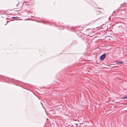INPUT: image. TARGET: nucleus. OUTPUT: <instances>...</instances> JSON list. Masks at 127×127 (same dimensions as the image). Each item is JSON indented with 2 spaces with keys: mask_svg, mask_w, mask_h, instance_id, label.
Wrapping results in <instances>:
<instances>
[{
  "mask_svg": "<svg viewBox=\"0 0 127 127\" xmlns=\"http://www.w3.org/2000/svg\"><path fill=\"white\" fill-rule=\"evenodd\" d=\"M123 63V62H118L116 63L117 64H122Z\"/></svg>",
  "mask_w": 127,
  "mask_h": 127,
  "instance_id": "f03ea898",
  "label": "nucleus"
},
{
  "mask_svg": "<svg viewBox=\"0 0 127 127\" xmlns=\"http://www.w3.org/2000/svg\"><path fill=\"white\" fill-rule=\"evenodd\" d=\"M42 22L44 24H45V22L44 21H43Z\"/></svg>",
  "mask_w": 127,
  "mask_h": 127,
  "instance_id": "39448f33",
  "label": "nucleus"
},
{
  "mask_svg": "<svg viewBox=\"0 0 127 127\" xmlns=\"http://www.w3.org/2000/svg\"><path fill=\"white\" fill-rule=\"evenodd\" d=\"M6 24H5V25H6Z\"/></svg>",
  "mask_w": 127,
  "mask_h": 127,
  "instance_id": "1a4fd4ad",
  "label": "nucleus"
},
{
  "mask_svg": "<svg viewBox=\"0 0 127 127\" xmlns=\"http://www.w3.org/2000/svg\"><path fill=\"white\" fill-rule=\"evenodd\" d=\"M115 11H114V12H113V13H115Z\"/></svg>",
  "mask_w": 127,
  "mask_h": 127,
  "instance_id": "423d86ee",
  "label": "nucleus"
},
{
  "mask_svg": "<svg viewBox=\"0 0 127 127\" xmlns=\"http://www.w3.org/2000/svg\"><path fill=\"white\" fill-rule=\"evenodd\" d=\"M8 19V18H6V19Z\"/></svg>",
  "mask_w": 127,
  "mask_h": 127,
  "instance_id": "6e6552de",
  "label": "nucleus"
},
{
  "mask_svg": "<svg viewBox=\"0 0 127 127\" xmlns=\"http://www.w3.org/2000/svg\"><path fill=\"white\" fill-rule=\"evenodd\" d=\"M7 23H8V21H7Z\"/></svg>",
  "mask_w": 127,
  "mask_h": 127,
  "instance_id": "0eeeda50",
  "label": "nucleus"
},
{
  "mask_svg": "<svg viewBox=\"0 0 127 127\" xmlns=\"http://www.w3.org/2000/svg\"><path fill=\"white\" fill-rule=\"evenodd\" d=\"M106 54L105 53H104L100 57V60H103L105 57Z\"/></svg>",
  "mask_w": 127,
  "mask_h": 127,
  "instance_id": "f257e3e1",
  "label": "nucleus"
},
{
  "mask_svg": "<svg viewBox=\"0 0 127 127\" xmlns=\"http://www.w3.org/2000/svg\"><path fill=\"white\" fill-rule=\"evenodd\" d=\"M12 18H14L15 19L17 18V17H12Z\"/></svg>",
  "mask_w": 127,
  "mask_h": 127,
  "instance_id": "20e7f679",
  "label": "nucleus"
},
{
  "mask_svg": "<svg viewBox=\"0 0 127 127\" xmlns=\"http://www.w3.org/2000/svg\"><path fill=\"white\" fill-rule=\"evenodd\" d=\"M127 98V95L123 98V99H125Z\"/></svg>",
  "mask_w": 127,
  "mask_h": 127,
  "instance_id": "7ed1b4c3",
  "label": "nucleus"
}]
</instances>
